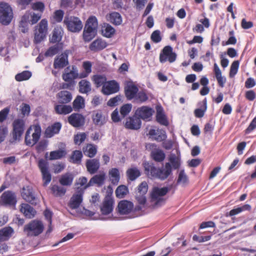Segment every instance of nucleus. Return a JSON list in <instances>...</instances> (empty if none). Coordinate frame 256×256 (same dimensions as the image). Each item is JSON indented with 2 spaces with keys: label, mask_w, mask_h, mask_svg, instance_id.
<instances>
[{
  "label": "nucleus",
  "mask_w": 256,
  "mask_h": 256,
  "mask_svg": "<svg viewBox=\"0 0 256 256\" xmlns=\"http://www.w3.org/2000/svg\"><path fill=\"white\" fill-rule=\"evenodd\" d=\"M92 80L96 87H100L106 82V78L104 75L95 74L93 76Z\"/></svg>",
  "instance_id": "obj_45"
},
{
  "label": "nucleus",
  "mask_w": 256,
  "mask_h": 256,
  "mask_svg": "<svg viewBox=\"0 0 256 256\" xmlns=\"http://www.w3.org/2000/svg\"><path fill=\"white\" fill-rule=\"evenodd\" d=\"M13 18L12 8L6 3L0 4V22L5 26L8 25Z\"/></svg>",
  "instance_id": "obj_6"
},
{
  "label": "nucleus",
  "mask_w": 256,
  "mask_h": 256,
  "mask_svg": "<svg viewBox=\"0 0 256 256\" xmlns=\"http://www.w3.org/2000/svg\"><path fill=\"white\" fill-rule=\"evenodd\" d=\"M86 138V134L85 133L78 134L74 136V142L76 144L80 145L83 142Z\"/></svg>",
  "instance_id": "obj_64"
},
{
  "label": "nucleus",
  "mask_w": 256,
  "mask_h": 256,
  "mask_svg": "<svg viewBox=\"0 0 256 256\" xmlns=\"http://www.w3.org/2000/svg\"><path fill=\"white\" fill-rule=\"evenodd\" d=\"M98 22L95 16H90L87 20L84 32L83 39L88 42L93 39L97 34Z\"/></svg>",
  "instance_id": "obj_2"
},
{
  "label": "nucleus",
  "mask_w": 256,
  "mask_h": 256,
  "mask_svg": "<svg viewBox=\"0 0 256 256\" xmlns=\"http://www.w3.org/2000/svg\"><path fill=\"white\" fill-rule=\"evenodd\" d=\"M148 190V185L146 182H142L138 186L136 194H146Z\"/></svg>",
  "instance_id": "obj_60"
},
{
  "label": "nucleus",
  "mask_w": 256,
  "mask_h": 256,
  "mask_svg": "<svg viewBox=\"0 0 256 256\" xmlns=\"http://www.w3.org/2000/svg\"><path fill=\"white\" fill-rule=\"evenodd\" d=\"M251 210V206L248 204H244L240 206L234 207L233 209L230 210L228 214H226V216H233L237 215L244 211L250 210Z\"/></svg>",
  "instance_id": "obj_34"
},
{
  "label": "nucleus",
  "mask_w": 256,
  "mask_h": 256,
  "mask_svg": "<svg viewBox=\"0 0 256 256\" xmlns=\"http://www.w3.org/2000/svg\"><path fill=\"white\" fill-rule=\"evenodd\" d=\"M16 194L10 190L4 192L0 196V204L2 206H15L16 204Z\"/></svg>",
  "instance_id": "obj_12"
},
{
  "label": "nucleus",
  "mask_w": 256,
  "mask_h": 256,
  "mask_svg": "<svg viewBox=\"0 0 256 256\" xmlns=\"http://www.w3.org/2000/svg\"><path fill=\"white\" fill-rule=\"evenodd\" d=\"M62 38V30L61 28H57L54 30L52 35L50 38V42L52 43L59 42Z\"/></svg>",
  "instance_id": "obj_44"
},
{
  "label": "nucleus",
  "mask_w": 256,
  "mask_h": 256,
  "mask_svg": "<svg viewBox=\"0 0 256 256\" xmlns=\"http://www.w3.org/2000/svg\"><path fill=\"white\" fill-rule=\"evenodd\" d=\"M148 135L152 140L158 142L165 140L167 138L166 131L162 129L159 128L156 130L150 129L148 132Z\"/></svg>",
  "instance_id": "obj_19"
},
{
  "label": "nucleus",
  "mask_w": 256,
  "mask_h": 256,
  "mask_svg": "<svg viewBox=\"0 0 256 256\" xmlns=\"http://www.w3.org/2000/svg\"><path fill=\"white\" fill-rule=\"evenodd\" d=\"M168 160L172 169L176 170L180 166V160L175 154H171L169 156Z\"/></svg>",
  "instance_id": "obj_51"
},
{
  "label": "nucleus",
  "mask_w": 256,
  "mask_h": 256,
  "mask_svg": "<svg viewBox=\"0 0 256 256\" xmlns=\"http://www.w3.org/2000/svg\"><path fill=\"white\" fill-rule=\"evenodd\" d=\"M110 180L112 184L117 185L120 181V174L116 168H112L108 172Z\"/></svg>",
  "instance_id": "obj_37"
},
{
  "label": "nucleus",
  "mask_w": 256,
  "mask_h": 256,
  "mask_svg": "<svg viewBox=\"0 0 256 256\" xmlns=\"http://www.w3.org/2000/svg\"><path fill=\"white\" fill-rule=\"evenodd\" d=\"M138 91V86L132 82H128L124 87V93L128 100L134 99Z\"/></svg>",
  "instance_id": "obj_21"
},
{
  "label": "nucleus",
  "mask_w": 256,
  "mask_h": 256,
  "mask_svg": "<svg viewBox=\"0 0 256 256\" xmlns=\"http://www.w3.org/2000/svg\"><path fill=\"white\" fill-rule=\"evenodd\" d=\"M97 152L96 146L88 144L86 146V151L84 150L85 154L87 155L90 158H93L95 156Z\"/></svg>",
  "instance_id": "obj_53"
},
{
  "label": "nucleus",
  "mask_w": 256,
  "mask_h": 256,
  "mask_svg": "<svg viewBox=\"0 0 256 256\" xmlns=\"http://www.w3.org/2000/svg\"><path fill=\"white\" fill-rule=\"evenodd\" d=\"M42 174V178L44 181L43 185L44 186H48V184L52 180V175L48 170L41 172Z\"/></svg>",
  "instance_id": "obj_59"
},
{
  "label": "nucleus",
  "mask_w": 256,
  "mask_h": 256,
  "mask_svg": "<svg viewBox=\"0 0 256 256\" xmlns=\"http://www.w3.org/2000/svg\"><path fill=\"white\" fill-rule=\"evenodd\" d=\"M48 22L46 19H42L35 27L34 42L39 44L44 40L48 34Z\"/></svg>",
  "instance_id": "obj_4"
},
{
  "label": "nucleus",
  "mask_w": 256,
  "mask_h": 256,
  "mask_svg": "<svg viewBox=\"0 0 256 256\" xmlns=\"http://www.w3.org/2000/svg\"><path fill=\"white\" fill-rule=\"evenodd\" d=\"M240 62L238 60L234 61L231 66L230 72V77L233 78L237 74L239 68Z\"/></svg>",
  "instance_id": "obj_57"
},
{
  "label": "nucleus",
  "mask_w": 256,
  "mask_h": 256,
  "mask_svg": "<svg viewBox=\"0 0 256 256\" xmlns=\"http://www.w3.org/2000/svg\"><path fill=\"white\" fill-rule=\"evenodd\" d=\"M68 120L74 127L79 128L84 124L85 118L82 114L74 113L68 117Z\"/></svg>",
  "instance_id": "obj_16"
},
{
  "label": "nucleus",
  "mask_w": 256,
  "mask_h": 256,
  "mask_svg": "<svg viewBox=\"0 0 256 256\" xmlns=\"http://www.w3.org/2000/svg\"><path fill=\"white\" fill-rule=\"evenodd\" d=\"M68 64V53L64 52L54 59V67L55 68H62Z\"/></svg>",
  "instance_id": "obj_20"
},
{
  "label": "nucleus",
  "mask_w": 256,
  "mask_h": 256,
  "mask_svg": "<svg viewBox=\"0 0 256 256\" xmlns=\"http://www.w3.org/2000/svg\"><path fill=\"white\" fill-rule=\"evenodd\" d=\"M70 67H67L65 69V72L62 74L63 80L66 82H72L74 80L78 78L80 74L78 73V70L76 66H72V70L70 72L68 70Z\"/></svg>",
  "instance_id": "obj_23"
},
{
  "label": "nucleus",
  "mask_w": 256,
  "mask_h": 256,
  "mask_svg": "<svg viewBox=\"0 0 256 256\" xmlns=\"http://www.w3.org/2000/svg\"><path fill=\"white\" fill-rule=\"evenodd\" d=\"M108 21L115 26H119L122 24V19L121 15L118 12H114L106 16Z\"/></svg>",
  "instance_id": "obj_30"
},
{
  "label": "nucleus",
  "mask_w": 256,
  "mask_h": 256,
  "mask_svg": "<svg viewBox=\"0 0 256 256\" xmlns=\"http://www.w3.org/2000/svg\"><path fill=\"white\" fill-rule=\"evenodd\" d=\"M79 92L81 94H88L92 90L90 82L86 80H82L78 82Z\"/></svg>",
  "instance_id": "obj_32"
},
{
  "label": "nucleus",
  "mask_w": 256,
  "mask_h": 256,
  "mask_svg": "<svg viewBox=\"0 0 256 256\" xmlns=\"http://www.w3.org/2000/svg\"><path fill=\"white\" fill-rule=\"evenodd\" d=\"M92 120L95 125L101 126L106 122L108 116L104 114L101 110H97L93 112Z\"/></svg>",
  "instance_id": "obj_18"
},
{
  "label": "nucleus",
  "mask_w": 256,
  "mask_h": 256,
  "mask_svg": "<svg viewBox=\"0 0 256 256\" xmlns=\"http://www.w3.org/2000/svg\"><path fill=\"white\" fill-rule=\"evenodd\" d=\"M57 98L60 104H66L70 102L72 98L70 92L67 90H62L57 94Z\"/></svg>",
  "instance_id": "obj_29"
},
{
  "label": "nucleus",
  "mask_w": 256,
  "mask_h": 256,
  "mask_svg": "<svg viewBox=\"0 0 256 256\" xmlns=\"http://www.w3.org/2000/svg\"><path fill=\"white\" fill-rule=\"evenodd\" d=\"M38 167L40 172L48 170V164L43 158H40L38 162Z\"/></svg>",
  "instance_id": "obj_63"
},
{
  "label": "nucleus",
  "mask_w": 256,
  "mask_h": 256,
  "mask_svg": "<svg viewBox=\"0 0 256 256\" xmlns=\"http://www.w3.org/2000/svg\"><path fill=\"white\" fill-rule=\"evenodd\" d=\"M128 192V188L124 185L118 186L116 190V196L120 198H124Z\"/></svg>",
  "instance_id": "obj_52"
},
{
  "label": "nucleus",
  "mask_w": 256,
  "mask_h": 256,
  "mask_svg": "<svg viewBox=\"0 0 256 256\" xmlns=\"http://www.w3.org/2000/svg\"><path fill=\"white\" fill-rule=\"evenodd\" d=\"M12 138L14 140H19L24 130V121L20 118H16L12 122Z\"/></svg>",
  "instance_id": "obj_9"
},
{
  "label": "nucleus",
  "mask_w": 256,
  "mask_h": 256,
  "mask_svg": "<svg viewBox=\"0 0 256 256\" xmlns=\"http://www.w3.org/2000/svg\"><path fill=\"white\" fill-rule=\"evenodd\" d=\"M64 23L66 25L68 30L72 32H80L83 27L82 21L76 16H66L64 18Z\"/></svg>",
  "instance_id": "obj_8"
},
{
  "label": "nucleus",
  "mask_w": 256,
  "mask_h": 256,
  "mask_svg": "<svg viewBox=\"0 0 256 256\" xmlns=\"http://www.w3.org/2000/svg\"><path fill=\"white\" fill-rule=\"evenodd\" d=\"M142 122L141 120L136 116L130 117L126 120L125 126L126 128L130 130H138L140 128Z\"/></svg>",
  "instance_id": "obj_24"
},
{
  "label": "nucleus",
  "mask_w": 256,
  "mask_h": 256,
  "mask_svg": "<svg viewBox=\"0 0 256 256\" xmlns=\"http://www.w3.org/2000/svg\"><path fill=\"white\" fill-rule=\"evenodd\" d=\"M82 66L84 71L80 73L79 78L80 79L87 78L92 72V63L90 61H84L82 62Z\"/></svg>",
  "instance_id": "obj_35"
},
{
  "label": "nucleus",
  "mask_w": 256,
  "mask_h": 256,
  "mask_svg": "<svg viewBox=\"0 0 256 256\" xmlns=\"http://www.w3.org/2000/svg\"><path fill=\"white\" fill-rule=\"evenodd\" d=\"M20 211L26 217L31 218L34 217L36 211L34 208L27 204H22L21 205Z\"/></svg>",
  "instance_id": "obj_33"
},
{
  "label": "nucleus",
  "mask_w": 256,
  "mask_h": 256,
  "mask_svg": "<svg viewBox=\"0 0 256 256\" xmlns=\"http://www.w3.org/2000/svg\"><path fill=\"white\" fill-rule=\"evenodd\" d=\"M144 173L151 179L156 178L164 180L172 174V167L170 162L160 168H156L153 163L145 162L143 163Z\"/></svg>",
  "instance_id": "obj_1"
},
{
  "label": "nucleus",
  "mask_w": 256,
  "mask_h": 256,
  "mask_svg": "<svg viewBox=\"0 0 256 256\" xmlns=\"http://www.w3.org/2000/svg\"><path fill=\"white\" fill-rule=\"evenodd\" d=\"M74 176L69 172L62 175L59 179V182L63 186H70L73 182Z\"/></svg>",
  "instance_id": "obj_38"
},
{
  "label": "nucleus",
  "mask_w": 256,
  "mask_h": 256,
  "mask_svg": "<svg viewBox=\"0 0 256 256\" xmlns=\"http://www.w3.org/2000/svg\"><path fill=\"white\" fill-rule=\"evenodd\" d=\"M82 158V152L80 150H74L71 156L70 157V162L75 164H80Z\"/></svg>",
  "instance_id": "obj_43"
},
{
  "label": "nucleus",
  "mask_w": 256,
  "mask_h": 256,
  "mask_svg": "<svg viewBox=\"0 0 256 256\" xmlns=\"http://www.w3.org/2000/svg\"><path fill=\"white\" fill-rule=\"evenodd\" d=\"M115 29L110 24H107L102 28V34L106 38H111L115 33Z\"/></svg>",
  "instance_id": "obj_47"
},
{
  "label": "nucleus",
  "mask_w": 256,
  "mask_h": 256,
  "mask_svg": "<svg viewBox=\"0 0 256 256\" xmlns=\"http://www.w3.org/2000/svg\"><path fill=\"white\" fill-rule=\"evenodd\" d=\"M108 46L106 42L98 38L92 42L90 45V49L93 52H98L105 48Z\"/></svg>",
  "instance_id": "obj_27"
},
{
  "label": "nucleus",
  "mask_w": 256,
  "mask_h": 256,
  "mask_svg": "<svg viewBox=\"0 0 256 256\" xmlns=\"http://www.w3.org/2000/svg\"><path fill=\"white\" fill-rule=\"evenodd\" d=\"M66 154V150L62 149L52 151L50 154V160H55L60 159L62 157L64 156Z\"/></svg>",
  "instance_id": "obj_46"
},
{
  "label": "nucleus",
  "mask_w": 256,
  "mask_h": 256,
  "mask_svg": "<svg viewBox=\"0 0 256 256\" xmlns=\"http://www.w3.org/2000/svg\"><path fill=\"white\" fill-rule=\"evenodd\" d=\"M132 108V104H127L123 105L120 109V114L122 118L125 117L131 111Z\"/></svg>",
  "instance_id": "obj_58"
},
{
  "label": "nucleus",
  "mask_w": 256,
  "mask_h": 256,
  "mask_svg": "<svg viewBox=\"0 0 256 256\" xmlns=\"http://www.w3.org/2000/svg\"><path fill=\"white\" fill-rule=\"evenodd\" d=\"M106 178V174L104 172H100L99 174L94 175L91 178L87 185L85 186V188L92 186L94 184H96L98 186H102L104 183Z\"/></svg>",
  "instance_id": "obj_22"
},
{
  "label": "nucleus",
  "mask_w": 256,
  "mask_h": 256,
  "mask_svg": "<svg viewBox=\"0 0 256 256\" xmlns=\"http://www.w3.org/2000/svg\"><path fill=\"white\" fill-rule=\"evenodd\" d=\"M148 98V96L144 91H138L134 100L138 102L143 103L146 102Z\"/></svg>",
  "instance_id": "obj_56"
},
{
  "label": "nucleus",
  "mask_w": 256,
  "mask_h": 256,
  "mask_svg": "<svg viewBox=\"0 0 256 256\" xmlns=\"http://www.w3.org/2000/svg\"><path fill=\"white\" fill-rule=\"evenodd\" d=\"M114 201L113 198L108 196L105 197L102 206L100 211L104 215H108L113 210Z\"/></svg>",
  "instance_id": "obj_15"
},
{
  "label": "nucleus",
  "mask_w": 256,
  "mask_h": 256,
  "mask_svg": "<svg viewBox=\"0 0 256 256\" xmlns=\"http://www.w3.org/2000/svg\"><path fill=\"white\" fill-rule=\"evenodd\" d=\"M154 112V110L152 108L148 106H142L136 110L135 115L140 119L148 120L152 116Z\"/></svg>",
  "instance_id": "obj_17"
},
{
  "label": "nucleus",
  "mask_w": 256,
  "mask_h": 256,
  "mask_svg": "<svg viewBox=\"0 0 256 256\" xmlns=\"http://www.w3.org/2000/svg\"><path fill=\"white\" fill-rule=\"evenodd\" d=\"M126 174L128 178L132 181L136 180L141 174L140 170L135 166L128 168Z\"/></svg>",
  "instance_id": "obj_39"
},
{
  "label": "nucleus",
  "mask_w": 256,
  "mask_h": 256,
  "mask_svg": "<svg viewBox=\"0 0 256 256\" xmlns=\"http://www.w3.org/2000/svg\"><path fill=\"white\" fill-rule=\"evenodd\" d=\"M48 146V142L46 140L40 141L36 146V150L38 152L40 153L45 150Z\"/></svg>",
  "instance_id": "obj_62"
},
{
  "label": "nucleus",
  "mask_w": 256,
  "mask_h": 256,
  "mask_svg": "<svg viewBox=\"0 0 256 256\" xmlns=\"http://www.w3.org/2000/svg\"><path fill=\"white\" fill-rule=\"evenodd\" d=\"M84 107V100L82 96H78L73 102V108L75 110H78Z\"/></svg>",
  "instance_id": "obj_48"
},
{
  "label": "nucleus",
  "mask_w": 256,
  "mask_h": 256,
  "mask_svg": "<svg viewBox=\"0 0 256 256\" xmlns=\"http://www.w3.org/2000/svg\"><path fill=\"white\" fill-rule=\"evenodd\" d=\"M14 230L11 227H5L0 230V242L6 240L12 236Z\"/></svg>",
  "instance_id": "obj_40"
},
{
  "label": "nucleus",
  "mask_w": 256,
  "mask_h": 256,
  "mask_svg": "<svg viewBox=\"0 0 256 256\" xmlns=\"http://www.w3.org/2000/svg\"><path fill=\"white\" fill-rule=\"evenodd\" d=\"M176 58V54L173 52L172 48L170 46H166L160 54V62L164 63L168 61L170 63L174 62Z\"/></svg>",
  "instance_id": "obj_10"
},
{
  "label": "nucleus",
  "mask_w": 256,
  "mask_h": 256,
  "mask_svg": "<svg viewBox=\"0 0 256 256\" xmlns=\"http://www.w3.org/2000/svg\"><path fill=\"white\" fill-rule=\"evenodd\" d=\"M156 118V120L160 124L165 126H167L168 125V122L166 118L165 115L162 112L158 110L157 111Z\"/></svg>",
  "instance_id": "obj_55"
},
{
  "label": "nucleus",
  "mask_w": 256,
  "mask_h": 256,
  "mask_svg": "<svg viewBox=\"0 0 256 256\" xmlns=\"http://www.w3.org/2000/svg\"><path fill=\"white\" fill-rule=\"evenodd\" d=\"M59 46L58 44H56L50 47L45 53V56H52L59 51Z\"/></svg>",
  "instance_id": "obj_61"
},
{
  "label": "nucleus",
  "mask_w": 256,
  "mask_h": 256,
  "mask_svg": "<svg viewBox=\"0 0 256 256\" xmlns=\"http://www.w3.org/2000/svg\"><path fill=\"white\" fill-rule=\"evenodd\" d=\"M168 192V188L167 187L158 188L156 187L153 188L151 194V202L152 203L153 207H158L162 205L164 202L163 196H165Z\"/></svg>",
  "instance_id": "obj_3"
},
{
  "label": "nucleus",
  "mask_w": 256,
  "mask_h": 256,
  "mask_svg": "<svg viewBox=\"0 0 256 256\" xmlns=\"http://www.w3.org/2000/svg\"><path fill=\"white\" fill-rule=\"evenodd\" d=\"M151 156L154 160L158 162H162L166 157L165 154L161 150H152Z\"/></svg>",
  "instance_id": "obj_42"
},
{
  "label": "nucleus",
  "mask_w": 256,
  "mask_h": 256,
  "mask_svg": "<svg viewBox=\"0 0 256 256\" xmlns=\"http://www.w3.org/2000/svg\"><path fill=\"white\" fill-rule=\"evenodd\" d=\"M198 106L200 108L194 110V114L196 117L201 118L204 116V113L207 110V101L206 98H205L202 102H199Z\"/></svg>",
  "instance_id": "obj_31"
},
{
  "label": "nucleus",
  "mask_w": 256,
  "mask_h": 256,
  "mask_svg": "<svg viewBox=\"0 0 256 256\" xmlns=\"http://www.w3.org/2000/svg\"><path fill=\"white\" fill-rule=\"evenodd\" d=\"M51 190L52 194L56 196H61L66 192V189L58 185H54L51 187Z\"/></svg>",
  "instance_id": "obj_49"
},
{
  "label": "nucleus",
  "mask_w": 256,
  "mask_h": 256,
  "mask_svg": "<svg viewBox=\"0 0 256 256\" xmlns=\"http://www.w3.org/2000/svg\"><path fill=\"white\" fill-rule=\"evenodd\" d=\"M62 128L60 122H55L50 126H48L44 132L45 136L47 138H50L54 134L59 133Z\"/></svg>",
  "instance_id": "obj_26"
},
{
  "label": "nucleus",
  "mask_w": 256,
  "mask_h": 256,
  "mask_svg": "<svg viewBox=\"0 0 256 256\" xmlns=\"http://www.w3.org/2000/svg\"><path fill=\"white\" fill-rule=\"evenodd\" d=\"M188 178L184 172V170H181L178 174V178L177 180L178 184H180L182 186H186L188 184Z\"/></svg>",
  "instance_id": "obj_54"
},
{
  "label": "nucleus",
  "mask_w": 256,
  "mask_h": 256,
  "mask_svg": "<svg viewBox=\"0 0 256 256\" xmlns=\"http://www.w3.org/2000/svg\"><path fill=\"white\" fill-rule=\"evenodd\" d=\"M32 76V72L28 70H24L16 74L15 79L18 82H22L28 80Z\"/></svg>",
  "instance_id": "obj_50"
},
{
  "label": "nucleus",
  "mask_w": 256,
  "mask_h": 256,
  "mask_svg": "<svg viewBox=\"0 0 256 256\" xmlns=\"http://www.w3.org/2000/svg\"><path fill=\"white\" fill-rule=\"evenodd\" d=\"M120 90V84L115 80L107 81L102 86V92L105 95H110Z\"/></svg>",
  "instance_id": "obj_13"
},
{
  "label": "nucleus",
  "mask_w": 256,
  "mask_h": 256,
  "mask_svg": "<svg viewBox=\"0 0 256 256\" xmlns=\"http://www.w3.org/2000/svg\"><path fill=\"white\" fill-rule=\"evenodd\" d=\"M44 228L42 222L33 220L25 225L24 230L28 236H37L42 232Z\"/></svg>",
  "instance_id": "obj_5"
},
{
  "label": "nucleus",
  "mask_w": 256,
  "mask_h": 256,
  "mask_svg": "<svg viewBox=\"0 0 256 256\" xmlns=\"http://www.w3.org/2000/svg\"><path fill=\"white\" fill-rule=\"evenodd\" d=\"M22 197L26 202L32 204H36V197L34 196L32 190L29 187L24 188L22 193Z\"/></svg>",
  "instance_id": "obj_28"
},
{
  "label": "nucleus",
  "mask_w": 256,
  "mask_h": 256,
  "mask_svg": "<svg viewBox=\"0 0 256 256\" xmlns=\"http://www.w3.org/2000/svg\"><path fill=\"white\" fill-rule=\"evenodd\" d=\"M84 189L76 188V192L72 196L68 203L70 208L72 210L78 208L83 200Z\"/></svg>",
  "instance_id": "obj_11"
},
{
  "label": "nucleus",
  "mask_w": 256,
  "mask_h": 256,
  "mask_svg": "<svg viewBox=\"0 0 256 256\" xmlns=\"http://www.w3.org/2000/svg\"><path fill=\"white\" fill-rule=\"evenodd\" d=\"M54 110L59 114L66 115L72 111V108L70 105L56 104L54 106Z\"/></svg>",
  "instance_id": "obj_36"
},
{
  "label": "nucleus",
  "mask_w": 256,
  "mask_h": 256,
  "mask_svg": "<svg viewBox=\"0 0 256 256\" xmlns=\"http://www.w3.org/2000/svg\"><path fill=\"white\" fill-rule=\"evenodd\" d=\"M134 211V204L128 200L120 201L118 205V212L122 215L128 214Z\"/></svg>",
  "instance_id": "obj_14"
},
{
  "label": "nucleus",
  "mask_w": 256,
  "mask_h": 256,
  "mask_svg": "<svg viewBox=\"0 0 256 256\" xmlns=\"http://www.w3.org/2000/svg\"><path fill=\"white\" fill-rule=\"evenodd\" d=\"M136 199L138 201L139 205L135 206L134 211L140 210L145 206L146 202V194H136Z\"/></svg>",
  "instance_id": "obj_41"
},
{
  "label": "nucleus",
  "mask_w": 256,
  "mask_h": 256,
  "mask_svg": "<svg viewBox=\"0 0 256 256\" xmlns=\"http://www.w3.org/2000/svg\"><path fill=\"white\" fill-rule=\"evenodd\" d=\"M32 128H30L26 130L25 136V142L26 145L32 146L36 144L38 141L41 136L42 130L39 125H36L34 126V132L31 134Z\"/></svg>",
  "instance_id": "obj_7"
},
{
  "label": "nucleus",
  "mask_w": 256,
  "mask_h": 256,
  "mask_svg": "<svg viewBox=\"0 0 256 256\" xmlns=\"http://www.w3.org/2000/svg\"><path fill=\"white\" fill-rule=\"evenodd\" d=\"M86 166L88 172L92 174H95L99 169L100 166V161L96 158L89 159L86 160Z\"/></svg>",
  "instance_id": "obj_25"
}]
</instances>
